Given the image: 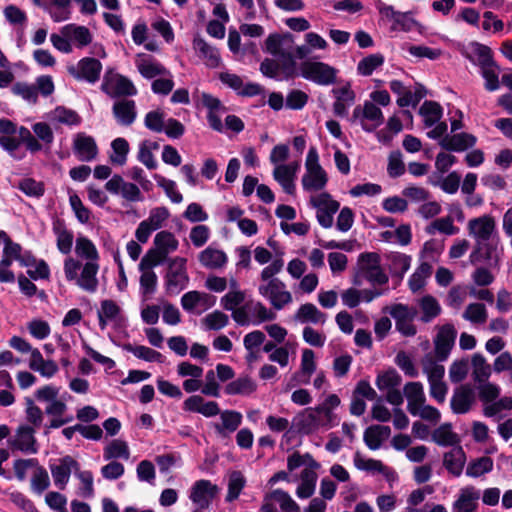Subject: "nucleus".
I'll use <instances>...</instances> for the list:
<instances>
[{
	"label": "nucleus",
	"mask_w": 512,
	"mask_h": 512,
	"mask_svg": "<svg viewBox=\"0 0 512 512\" xmlns=\"http://www.w3.org/2000/svg\"><path fill=\"white\" fill-rule=\"evenodd\" d=\"M301 76L318 85L328 86L336 82L337 69L320 61H304L300 66Z\"/></svg>",
	"instance_id": "obj_1"
},
{
	"label": "nucleus",
	"mask_w": 512,
	"mask_h": 512,
	"mask_svg": "<svg viewBox=\"0 0 512 512\" xmlns=\"http://www.w3.org/2000/svg\"><path fill=\"white\" fill-rule=\"evenodd\" d=\"M186 259L177 258L169 264V269L165 276V288L168 294H178L185 289L189 277L185 269Z\"/></svg>",
	"instance_id": "obj_2"
},
{
	"label": "nucleus",
	"mask_w": 512,
	"mask_h": 512,
	"mask_svg": "<svg viewBox=\"0 0 512 512\" xmlns=\"http://www.w3.org/2000/svg\"><path fill=\"white\" fill-rule=\"evenodd\" d=\"M102 68V63L97 58L84 57L78 61L77 66L68 67V72L76 80L95 84L100 79Z\"/></svg>",
	"instance_id": "obj_3"
},
{
	"label": "nucleus",
	"mask_w": 512,
	"mask_h": 512,
	"mask_svg": "<svg viewBox=\"0 0 512 512\" xmlns=\"http://www.w3.org/2000/svg\"><path fill=\"white\" fill-rule=\"evenodd\" d=\"M286 285L278 278H272L268 284L260 285L258 290L260 295L270 300L271 305L277 309H282L286 304L292 301V295L285 290Z\"/></svg>",
	"instance_id": "obj_4"
},
{
	"label": "nucleus",
	"mask_w": 512,
	"mask_h": 512,
	"mask_svg": "<svg viewBox=\"0 0 512 512\" xmlns=\"http://www.w3.org/2000/svg\"><path fill=\"white\" fill-rule=\"evenodd\" d=\"M457 331L455 327L450 324H444L438 331L435 339V356L438 361H445L455 344Z\"/></svg>",
	"instance_id": "obj_5"
},
{
	"label": "nucleus",
	"mask_w": 512,
	"mask_h": 512,
	"mask_svg": "<svg viewBox=\"0 0 512 512\" xmlns=\"http://www.w3.org/2000/svg\"><path fill=\"white\" fill-rule=\"evenodd\" d=\"M51 474L55 486L60 490H64L69 482L72 470L76 473L79 471V463L70 455H66L59 459V464H49Z\"/></svg>",
	"instance_id": "obj_6"
},
{
	"label": "nucleus",
	"mask_w": 512,
	"mask_h": 512,
	"mask_svg": "<svg viewBox=\"0 0 512 512\" xmlns=\"http://www.w3.org/2000/svg\"><path fill=\"white\" fill-rule=\"evenodd\" d=\"M218 492L219 488L217 485L212 484L210 480L201 479L193 484L190 499L193 503L199 505L200 508L207 509Z\"/></svg>",
	"instance_id": "obj_7"
},
{
	"label": "nucleus",
	"mask_w": 512,
	"mask_h": 512,
	"mask_svg": "<svg viewBox=\"0 0 512 512\" xmlns=\"http://www.w3.org/2000/svg\"><path fill=\"white\" fill-rule=\"evenodd\" d=\"M73 151L79 160L90 162L98 155V146L95 139L84 132H79L73 139Z\"/></svg>",
	"instance_id": "obj_8"
},
{
	"label": "nucleus",
	"mask_w": 512,
	"mask_h": 512,
	"mask_svg": "<svg viewBox=\"0 0 512 512\" xmlns=\"http://www.w3.org/2000/svg\"><path fill=\"white\" fill-rule=\"evenodd\" d=\"M476 142V136L467 132H461L453 135H445L439 141V145L443 150L449 152H463L474 147Z\"/></svg>",
	"instance_id": "obj_9"
},
{
	"label": "nucleus",
	"mask_w": 512,
	"mask_h": 512,
	"mask_svg": "<svg viewBox=\"0 0 512 512\" xmlns=\"http://www.w3.org/2000/svg\"><path fill=\"white\" fill-rule=\"evenodd\" d=\"M475 401V393L469 384L458 387L451 398V409L455 414H465Z\"/></svg>",
	"instance_id": "obj_10"
},
{
	"label": "nucleus",
	"mask_w": 512,
	"mask_h": 512,
	"mask_svg": "<svg viewBox=\"0 0 512 512\" xmlns=\"http://www.w3.org/2000/svg\"><path fill=\"white\" fill-rule=\"evenodd\" d=\"M35 430L28 425H20L16 431V438L12 441V448L24 453L35 454L38 452L37 440L34 437Z\"/></svg>",
	"instance_id": "obj_11"
},
{
	"label": "nucleus",
	"mask_w": 512,
	"mask_h": 512,
	"mask_svg": "<svg viewBox=\"0 0 512 512\" xmlns=\"http://www.w3.org/2000/svg\"><path fill=\"white\" fill-rule=\"evenodd\" d=\"M183 410L188 412L200 413L205 417H214L220 413L217 402L208 401L200 395H192L183 402Z\"/></svg>",
	"instance_id": "obj_12"
},
{
	"label": "nucleus",
	"mask_w": 512,
	"mask_h": 512,
	"mask_svg": "<svg viewBox=\"0 0 512 512\" xmlns=\"http://www.w3.org/2000/svg\"><path fill=\"white\" fill-rule=\"evenodd\" d=\"M332 94L335 97L333 104V112L338 117H346L348 115L347 107L355 102V92L351 89L350 83H346L340 88H333Z\"/></svg>",
	"instance_id": "obj_13"
},
{
	"label": "nucleus",
	"mask_w": 512,
	"mask_h": 512,
	"mask_svg": "<svg viewBox=\"0 0 512 512\" xmlns=\"http://www.w3.org/2000/svg\"><path fill=\"white\" fill-rule=\"evenodd\" d=\"M112 113L119 125L130 126L137 116L135 102L128 99L116 101L113 104Z\"/></svg>",
	"instance_id": "obj_14"
},
{
	"label": "nucleus",
	"mask_w": 512,
	"mask_h": 512,
	"mask_svg": "<svg viewBox=\"0 0 512 512\" xmlns=\"http://www.w3.org/2000/svg\"><path fill=\"white\" fill-rule=\"evenodd\" d=\"M468 227L470 234L475 236L478 241H489L495 229V221L493 217L484 215L471 219L468 223Z\"/></svg>",
	"instance_id": "obj_15"
},
{
	"label": "nucleus",
	"mask_w": 512,
	"mask_h": 512,
	"mask_svg": "<svg viewBox=\"0 0 512 512\" xmlns=\"http://www.w3.org/2000/svg\"><path fill=\"white\" fill-rule=\"evenodd\" d=\"M471 46L473 48V53L477 57V59H475L472 55L467 54L466 58L471 63L478 65L480 69L487 67H495L497 70L500 69L494 60L493 51L489 46L479 42H472Z\"/></svg>",
	"instance_id": "obj_16"
},
{
	"label": "nucleus",
	"mask_w": 512,
	"mask_h": 512,
	"mask_svg": "<svg viewBox=\"0 0 512 512\" xmlns=\"http://www.w3.org/2000/svg\"><path fill=\"white\" fill-rule=\"evenodd\" d=\"M295 432L302 435H308L319 427V417L316 411L306 409L304 412L297 414L292 421Z\"/></svg>",
	"instance_id": "obj_17"
},
{
	"label": "nucleus",
	"mask_w": 512,
	"mask_h": 512,
	"mask_svg": "<svg viewBox=\"0 0 512 512\" xmlns=\"http://www.w3.org/2000/svg\"><path fill=\"white\" fill-rule=\"evenodd\" d=\"M466 462V453L462 446L458 445L444 453L443 466L452 475L459 477L462 474Z\"/></svg>",
	"instance_id": "obj_18"
},
{
	"label": "nucleus",
	"mask_w": 512,
	"mask_h": 512,
	"mask_svg": "<svg viewBox=\"0 0 512 512\" xmlns=\"http://www.w3.org/2000/svg\"><path fill=\"white\" fill-rule=\"evenodd\" d=\"M479 493L474 487L461 490L458 498L452 505L453 512H475L478 507Z\"/></svg>",
	"instance_id": "obj_19"
},
{
	"label": "nucleus",
	"mask_w": 512,
	"mask_h": 512,
	"mask_svg": "<svg viewBox=\"0 0 512 512\" xmlns=\"http://www.w3.org/2000/svg\"><path fill=\"white\" fill-rule=\"evenodd\" d=\"M193 48L201 58L205 59V64L208 67L217 68L220 65L221 57L218 49L208 44L200 36L193 39Z\"/></svg>",
	"instance_id": "obj_20"
},
{
	"label": "nucleus",
	"mask_w": 512,
	"mask_h": 512,
	"mask_svg": "<svg viewBox=\"0 0 512 512\" xmlns=\"http://www.w3.org/2000/svg\"><path fill=\"white\" fill-rule=\"evenodd\" d=\"M301 182L305 191H320L327 185L328 176L322 166H318L313 170L306 171Z\"/></svg>",
	"instance_id": "obj_21"
},
{
	"label": "nucleus",
	"mask_w": 512,
	"mask_h": 512,
	"mask_svg": "<svg viewBox=\"0 0 512 512\" xmlns=\"http://www.w3.org/2000/svg\"><path fill=\"white\" fill-rule=\"evenodd\" d=\"M102 92L111 98L135 96L138 93L133 82L124 75L118 76V78L113 81V84H111L106 91Z\"/></svg>",
	"instance_id": "obj_22"
},
{
	"label": "nucleus",
	"mask_w": 512,
	"mask_h": 512,
	"mask_svg": "<svg viewBox=\"0 0 512 512\" xmlns=\"http://www.w3.org/2000/svg\"><path fill=\"white\" fill-rule=\"evenodd\" d=\"M273 177L281 185L285 193L289 195L295 194V168L292 165L283 164L277 166L273 171Z\"/></svg>",
	"instance_id": "obj_23"
},
{
	"label": "nucleus",
	"mask_w": 512,
	"mask_h": 512,
	"mask_svg": "<svg viewBox=\"0 0 512 512\" xmlns=\"http://www.w3.org/2000/svg\"><path fill=\"white\" fill-rule=\"evenodd\" d=\"M99 266L95 262H86L83 266L80 277L76 283L79 287L88 292H95L98 285L96 278Z\"/></svg>",
	"instance_id": "obj_24"
},
{
	"label": "nucleus",
	"mask_w": 512,
	"mask_h": 512,
	"mask_svg": "<svg viewBox=\"0 0 512 512\" xmlns=\"http://www.w3.org/2000/svg\"><path fill=\"white\" fill-rule=\"evenodd\" d=\"M227 255L224 251L207 247L199 254V262L206 268L218 269L227 263Z\"/></svg>",
	"instance_id": "obj_25"
},
{
	"label": "nucleus",
	"mask_w": 512,
	"mask_h": 512,
	"mask_svg": "<svg viewBox=\"0 0 512 512\" xmlns=\"http://www.w3.org/2000/svg\"><path fill=\"white\" fill-rule=\"evenodd\" d=\"M432 440L439 446H458L460 438L452 431V424L447 422L441 424L432 433Z\"/></svg>",
	"instance_id": "obj_26"
},
{
	"label": "nucleus",
	"mask_w": 512,
	"mask_h": 512,
	"mask_svg": "<svg viewBox=\"0 0 512 512\" xmlns=\"http://www.w3.org/2000/svg\"><path fill=\"white\" fill-rule=\"evenodd\" d=\"M257 389L256 383L248 375L240 376L229 382L224 389L227 395H250Z\"/></svg>",
	"instance_id": "obj_27"
},
{
	"label": "nucleus",
	"mask_w": 512,
	"mask_h": 512,
	"mask_svg": "<svg viewBox=\"0 0 512 512\" xmlns=\"http://www.w3.org/2000/svg\"><path fill=\"white\" fill-rule=\"evenodd\" d=\"M61 33L65 37H70L73 39L77 43V46L80 48L85 47L92 42V34L90 30L85 26L67 24L62 27Z\"/></svg>",
	"instance_id": "obj_28"
},
{
	"label": "nucleus",
	"mask_w": 512,
	"mask_h": 512,
	"mask_svg": "<svg viewBox=\"0 0 512 512\" xmlns=\"http://www.w3.org/2000/svg\"><path fill=\"white\" fill-rule=\"evenodd\" d=\"M121 347L123 350L132 353L138 359L147 362L162 363L164 360V356L160 352L144 345H133L131 343H124Z\"/></svg>",
	"instance_id": "obj_29"
},
{
	"label": "nucleus",
	"mask_w": 512,
	"mask_h": 512,
	"mask_svg": "<svg viewBox=\"0 0 512 512\" xmlns=\"http://www.w3.org/2000/svg\"><path fill=\"white\" fill-rule=\"evenodd\" d=\"M386 258L389 261L392 275L402 279L404 274L410 269L411 257L400 252H390Z\"/></svg>",
	"instance_id": "obj_30"
},
{
	"label": "nucleus",
	"mask_w": 512,
	"mask_h": 512,
	"mask_svg": "<svg viewBox=\"0 0 512 512\" xmlns=\"http://www.w3.org/2000/svg\"><path fill=\"white\" fill-rule=\"evenodd\" d=\"M295 319L301 323L311 322L314 324L324 323L326 320V314L321 312L314 304L305 303L302 304L295 314Z\"/></svg>",
	"instance_id": "obj_31"
},
{
	"label": "nucleus",
	"mask_w": 512,
	"mask_h": 512,
	"mask_svg": "<svg viewBox=\"0 0 512 512\" xmlns=\"http://www.w3.org/2000/svg\"><path fill=\"white\" fill-rule=\"evenodd\" d=\"M362 118L375 122V125H368L364 122L361 123L362 129L366 132H373L376 127L384 122V115L381 109L371 101L364 102Z\"/></svg>",
	"instance_id": "obj_32"
},
{
	"label": "nucleus",
	"mask_w": 512,
	"mask_h": 512,
	"mask_svg": "<svg viewBox=\"0 0 512 512\" xmlns=\"http://www.w3.org/2000/svg\"><path fill=\"white\" fill-rule=\"evenodd\" d=\"M419 114L424 117L425 126L432 127L442 118L443 108L436 101L426 100L420 107Z\"/></svg>",
	"instance_id": "obj_33"
},
{
	"label": "nucleus",
	"mask_w": 512,
	"mask_h": 512,
	"mask_svg": "<svg viewBox=\"0 0 512 512\" xmlns=\"http://www.w3.org/2000/svg\"><path fill=\"white\" fill-rule=\"evenodd\" d=\"M286 40L292 42L293 35L289 32L284 34L272 33L265 40V49L271 55L280 57L283 55V53L288 52L282 49V45Z\"/></svg>",
	"instance_id": "obj_34"
},
{
	"label": "nucleus",
	"mask_w": 512,
	"mask_h": 512,
	"mask_svg": "<svg viewBox=\"0 0 512 512\" xmlns=\"http://www.w3.org/2000/svg\"><path fill=\"white\" fill-rule=\"evenodd\" d=\"M53 232L57 236V248L62 254H69L73 245L74 235L66 229L63 223L58 222L53 226Z\"/></svg>",
	"instance_id": "obj_35"
},
{
	"label": "nucleus",
	"mask_w": 512,
	"mask_h": 512,
	"mask_svg": "<svg viewBox=\"0 0 512 512\" xmlns=\"http://www.w3.org/2000/svg\"><path fill=\"white\" fill-rule=\"evenodd\" d=\"M493 470V459L488 456H482L471 460L466 468V475L477 478Z\"/></svg>",
	"instance_id": "obj_36"
},
{
	"label": "nucleus",
	"mask_w": 512,
	"mask_h": 512,
	"mask_svg": "<svg viewBox=\"0 0 512 512\" xmlns=\"http://www.w3.org/2000/svg\"><path fill=\"white\" fill-rule=\"evenodd\" d=\"M471 361L474 380L479 383L487 381L491 375V368L487 364L485 357L480 353H476L472 356Z\"/></svg>",
	"instance_id": "obj_37"
},
{
	"label": "nucleus",
	"mask_w": 512,
	"mask_h": 512,
	"mask_svg": "<svg viewBox=\"0 0 512 512\" xmlns=\"http://www.w3.org/2000/svg\"><path fill=\"white\" fill-rule=\"evenodd\" d=\"M269 496L279 503L283 512H301L300 506L292 499L290 494L283 489H275L269 492Z\"/></svg>",
	"instance_id": "obj_38"
},
{
	"label": "nucleus",
	"mask_w": 512,
	"mask_h": 512,
	"mask_svg": "<svg viewBox=\"0 0 512 512\" xmlns=\"http://www.w3.org/2000/svg\"><path fill=\"white\" fill-rule=\"evenodd\" d=\"M130 456L128 445L122 440H112L105 448L103 457L105 460L123 458L127 460Z\"/></svg>",
	"instance_id": "obj_39"
},
{
	"label": "nucleus",
	"mask_w": 512,
	"mask_h": 512,
	"mask_svg": "<svg viewBox=\"0 0 512 512\" xmlns=\"http://www.w3.org/2000/svg\"><path fill=\"white\" fill-rule=\"evenodd\" d=\"M385 61L381 53L370 54L364 57L357 65V71L360 75L370 76L375 69L383 65Z\"/></svg>",
	"instance_id": "obj_40"
},
{
	"label": "nucleus",
	"mask_w": 512,
	"mask_h": 512,
	"mask_svg": "<svg viewBox=\"0 0 512 512\" xmlns=\"http://www.w3.org/2000/svg\"><path fill=\"white\" fill-rule=\"evenodd\" d=\"M167 258V251L151 248L142 257L139 270L153 271L152 268L161 264Z\"/></svg>",
	"instance_id": "obj_41"
},
{
	"label": "nucleus",
	"mask_w": 512,
	"mask_h": 512,
	"mask_svg": "<svg viewBox=\"0 0 512 512\" xmlns=\"http://www.w3.org/2000/svg\"><path fill=\"white\" fill-rule=\"evenodd\" d=\"M420 307L423 312L421 320L430 322L441 313V307L436 298L431 295H425L420 301Z\"/></svg>",
	"instance_id": "obj_42"
},
{
	"label": "nucleus",
	"mask_w": 512,
	"mask_h": 512,
	"mask_svg": "<svg viewBox=\"0 0 512 512\" xmlns=\"http://www.w3.org/2000/svg\"><path fill=\"white\" fill-rule=\"evenodd\" d=\"M246 480L240 471H233L230 474L228 482V492L225 498L226 502H232L238 499L242 489L245 487Z\"/></svg>",
	"instance_id": "obj_43"
},
{
	"label": "nucleus",
	"mask_w": 512,
	"mask_h": 512,
	"mask_svg": "<svg viewBox=\"0 0 512 512\" xmlns=\"http://www.w3.org/2000/svg\"><path fill=\"white\" fill-rule=\"evenodd\" d=\"M402 382L400 374L394 369L390 368L386 372L379 374L376 378L375 384L381 391L394 389Z\"/></svg>",
	"instance_id": "obj_44"
},
{
	"label": "nucleus",
	"mask_w": 512,
	"mask_h": 512,
	"mask_svg": "<svg viewBox=\"0 0 512 512\" xmlns=\"http://www.w3.org/2000/svg\"><path fill=\"white\" fill-rule=\"evenodd\" d=\"M55 119L62 124L69 126H77L82 122L80 115L70 108L65 106H57L54 111Z\"/></svg>",
	"instance_id": "obj_45"
},
{
	"label": "nucleus",
	"mask_w": 512,
	"mask_h": 512,
	"mask_svg": "<svg viewBox=\"0 0 512 512\" xmlns=\"http://www.w3.org/2000/svg\"><path fill=\"white\" fill-rule=\"evenodd\" d=\"M212 295L196 290L188 291L181 297V306L187 312H192L202 300H209Z\"/></svg>",
	"instance_id": "obj_46"
},
{
	"label": "nucleus",
	"mask_w": 512,
	"mask_h": 512,
	"mask_svg": "<svg viewBox=\"0 0 512 512\" xmlns=\"http://www.w3.org/2000/svg\"><path fill=\"white\" fill-rule=\"evenodd\" d=\"M75 251L78 256L88 260L98 259V251L94 243L87 237L81 236L76 239Z\"/></svg>",
	"instance_id": "obj_47"
},
{
	"label": "nucleus",
	"mask_w": 512,
	"mask_h": 512,
	"mask_svg": "<svg viewBox=\"0 0 512 512\" xmlns=\"http://www.w3.org/2000/svg\"><path fill=\"white\" fill-rule=\"evenodd\" d=\"M14 95L22 97L24 100L36 104L38 101V90L35 85L26 82H16L11 88Z\"/></svg>",
	"instance_id": "obj_48"
},
{
	"label": "nucleus",
	"mask_w": 512,
	"mask_h": 512,
	"mask_svg": "<svg viewBox=\"0 0 512 512\" xmlns=\"http://www.w3.org/2000/svg\"><path fill=\"white\" fill-rule=\"evenodd\" d=\"M154 179L156 180L159 187L163 188L165 194L173 203H181L183 200L182 194L177 191L176 183L173 180L167 179L162 175L154 174Z\"/></svg>",
	"instance_id": "obj_49"
},
{
	"label": "nucleus",
	"mask_w": 512,
	"mask_h": 512,
	"mask_svg": "<svg viewBox=\"0 0 512 512\" xmlns=\"http://www.w3.org/2000/svg\"><path fill=\"white\" fill-rule=\"evenodd\" d=\"M155 249L160 251H174L178 248V240L169 231H160L154 238Z\"/></svg>",
	"instance_id": "obj_50"
},
{
	"label": "nucleus",
	"mask_w": 512,
	"mask_h": 512,
	"mask_svg": "<svg viewBox=\"0 0 512 512\" xmlns=\"http://www.w3.org/2000/svg\"><path fill=\"white\" fill-rule=\"evenodd\" d=\"M111 148L115 153V156L110 157L111 161L118 165H124L129 153L128 141L125 138L118 137L111 142Z\"/></svg>",
	"instance_id": "obj_51"
},
{
	"label": "nucleus",
	"mask_w": 512,
	"mask_h": 512,
	"mask_svg": "<svg viewBox=\"0 0 512 512\" xmlns=\"http://www.w3.org/2000/svg\"><path fill=\"white\" fill-rule=\"evenodd\" d=\"M138 71L142 77L153 79L157 76L169 74V71L159 62H142L137 65Z\"/></svg>",
	"instance_id": "obj_52"
},
{
	"label": "nucleus",
	"mask_w": 512,
	"mask_h": 512,
	"mask_svg": "<svg viewBox=\"0 0 512 512\" xmlns=\"http://www.w3.org/2000/svg\"><path fill=\"white\" fill-rule=\"evenodd\" d=\"M363 269L364 273H362V276L372 285L383 286L388 283L389 278L382 270L381 266L368 267V265H363Z\"/></svg>",
	"instance_id": "obj_53"
},
{
	"label": "nucleus",
	"mask_w": 512,
	"mask_h": 512,
	"mask_svg": "<svg viewBox=\"0 0 512 512\" xmlns=\"http://www.w3.org/2000/svg\"><path fill=\"white\" fill-rule=\"evenodd\" d=\"M31 486L32 489L38 494H41L50 486V478L48 472L43 466H36V470L31 479Z\"/></svg>",
	"instance_id": "obj_54"
},
{
	"label": "nucleus",
	"mask_w": 512,
	"mask_h": 512,
	"mask_svg": "<svg viewBox=\"0 0 512 512\" xmlns=\"http://www.w3.org/2000/svg\"><path fill=\"white\" fill-rule=\"evenodd\" d=\"M463 317L473 323H484L487 319V310L482 303H471L467 306Z\"/></svg>",
	"instance_id": "obj_55"
},
{
	"label": "nucleus",
	"mask_w": 512,
	"mask_h": 512,
	"mask_svg": "<svg viewBox=\"0 0 512 512\" xmlns=\"http://www.w3.org/2000/svg\"><path fill=\"white\" fill-rule=\"evenodd\" d=\"M140 289L144 296H149L155 293L158 283L157 275L154 271L140 270Z\"/></svg>",
	"instance_id": "obj_56"
},
{
	"label": "nucleus",
	"mask_w": 512,
	"mask_h": 512,
	"mask_svg": "<svg viewBox=\"0 0 512 512\" xmlns=\"http://www.w3.org/2000/svg\"><path fill=\"white\" fill-rule=\"evenodd\" d=\"M315 354L313 350L311 349H304L302 351V358H301V373L305 375V380L303 381L304 384H308L310 381L311 375L316 370V364H315Z\"/></svg>",
	"instance_id": "obj_57"
},
{
	"label": "nucleus",
	"mask_w": 512,
	"mask_h": 512,
	"mask_svg": "<svg viewBox=\"0 0 512 512\" xmlns=\"http://www.w3.org/2000/svg\"><path fill=\"white\" fill-rule=\"evenodd\" d=\"M145 127L153 132L161 133L164 130V112L160 110L149 111L144 118Z\"/></svg>",
	"instance_id": "obj_58"
},
{
	"label": "nucleus",
	"mask_w": 512,
	"mask_h": 512,
	"mask_svg": "<svg viewBox=\"0 0 512 512\" xmlns=\"http://www.w3.org/2000/svg\"><path fill=\"white\" fill-rule=\"evenodd\" d=\"M19 189L29 197H41L44 195L45 188L42 182L33 178H25L19 183Z\"/></svg>",
	"instance_id": "obj_59"
},
{
	"label": "nucleus",
	"mask_w": 512,
	"mask_h": 512,
	"mask_svg": "<svg viewBox=\"0 0 512 512\" xmlns=\"http://www.w3.org/2000/svg\"><path fill=\"white\" fill-rule=\"evenodd\" d=\"M203 321L209 330L218 331L227 326L229 317L222 311L215 310L208 314Z\"/></svg>",
	"instance_id": "obj_60"
},
{
	"label": "nucleus",
	"mask_w": 512,
	"mask_h": 512,
	"mask_svg": "<svg viewBox=\"0 0 512 512\" xmlns=\"http://www.w3.org/2000/svg\"><path fill=\"white\" fill-rule=\"evenodd\" d=\"M281 62L280 65V71L284 75L285 80L293 79L297 76V63L295 61V58L291 52L283 53L282 56H280Z\"/></svg>",
	"instance_id": "obj_61"
},
{
	"label": "nucleus",
	"mask_w": 512,
	"mask_h": 512,
	"mask_svg": "<svg viewBox=\"0 0 512 512\" xmlns=\"http://www.w3.org/2000/svg\"><path fill=\"white\" fill-rule=\"evenodd\" d=\"M387 172L391 178L400 177L405 173V165L400 151H394L389 155Z\"/></svg>",
	"instance_id": "obj_62"
},
{
	"label": "nucleus",
	"mask_w": 512,
	"mask_h": 512,
	"mask_svg": "<svg viewBox=\"0 0 512 512\" xmlns=\"http://www.w3.org/2000/svg\"><path fill=\"white\" fill-rule=\"evenodd\" d=\"M309 96L298 89L291 90L286 97V107L291 110H301L305 107Z\"/></svg>",
	"instance_id": "obj_63"
},
{
	"label": "nucleus",
	"mask_w": 512,
	"mask_h": 512,
	"mask_svg": "<svg viewBox=\"0 0 512 512\" xmlns=\"http://www.w3.org/2000/svg\"><path fill=\"white\" fill-rule=\"evenodd\" d=\"M396 365L405 373L406 376L415 378L418 376V370L416 369L411 357L405 352L400 351L395 357Z\"/></svg>",
	"instance_id": "obj_64"
}]
</instances>
